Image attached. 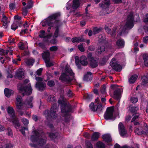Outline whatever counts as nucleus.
Instances as JSON below:
<instances>
[{
	"instance_id": "19",
	"label": "nucleus",
	"mask_w": 148,
	"mask_h": 148,
	"mask_svg": "<svg viewBox=\"0 0 148 148\" xmlns=\"http://www.w3.org/2000/svg\"><path fill=\"white\" fill-rule=\"evenodd\" d=\"M61 24L60 21H56L54 23V25L53 27L56 28V29L54 35V36L55 37H57L58 36V35L59 32L58 27L60 26Z\"/></svg>"
},
{
	"instance_id": "45",
	"label": "nucleus",
	"mask_w": 148,
	"mask_h": 148,
	"mask_svg": "<svg viewBox=\"0 0 148 148\" xmlns=\"http://www.w3.org/2000/svg\"><path fill=\"white\" fill-rule=\"evenodd\" d=\"M33 2L31 0H29L27 3V5L26 7L27 8L30 9L33 6Z\"/></svg>"
},
{
	"instance_id": "4",
	"label": "nucleus",
	"mask_w": 148,
	"mask_h": 148,
	"mask_svg": "<svg viewBox=\"0 0 148 148\" xmlns=\"http://www.w3.org/2000/svg\"><path fill=\"white\" fill-rule=\"evenodd\" d=\"M42 133L41 131L35 130L33 132V135L31 137V140L32 142L36 141L38 145L42 146L45 144L46 142V138L45 137L43 138L40 134Z\"/></svg>"
},
{
	"instance_id": "10",
	"label": "nucleus",
	"mask_w": 148,
	"mask_h": 148,
	"mask_svg": "<svg viewBox=\"0 0 148 148\" xmlns=\"http://www.w3.org/2000/svg\"><path fill=\"white\" fill-rule=\"evenodd\" d=\"M112 87L113 89L115 90L114 92V98L116 100L120 99L121 97V93L123 92L122 89L116 85L112 86Z\"/></svg>"
},
{
	"instance_id": "20",
	"label": "nucleus",
	"mask_w": 148,
	"mask_h": 148,
	"mask_svg": "<svg viewBox=\"0 0 148 148\" xmlns=\"http://www.w3.org/2000/svg\"><path fill=\"white\" fill-rule=\"evenodd\" d=\"M104 2H102L100 3L99 5L100 7L102 8L103 9H105L107 8L110 4V1L107 0H104Z\"/></svg>"
},
{
	"instance_id": "21",
	"label": "nucleus",
	"mask_w": 148,
	"mask_h": 148,
	"mask_svg": "<svg viewBox=\"0 0 148 148\" xmlns=\"http://www.w3.org/2000/svg\"><path fill=\"white\" fill-rule=\"evenodd\" d=\"M71 40L73 43L77 42L79 43L84 41V39L82 37H75L71 39Z\"/></svg>"
},
{
	"instance_id": "7",
	"label": "nucleus",
	"mask_w": 148,
	"mask_h": 148,
	"mask_svg": "<svg viewBox=\"0 0 148 148\" xmlns=\"http://www.w3.org/2000/svg\"><path fill=\"white\" fill-rule=\"evenodd\" d=\"M58 103L60 105L62 115L63 116L67 115L68 112L70 110V105H68L63 100H59Z\"/></svg>"
},
{
	"instance_id": "49",
	"label": "nucleus",
	"mask_w": 148,
	"mask_h": 148,
	"mask_svg": "<svg viewBox=\"0 0 148 148\" xmlns=\"http://www.w3.org/2000/svg\"><path fill=\"white\" fill-rule=\"evenodd\" d=\"M133 117L132 121V122H133L135 121V120L138 118L139 116V114L138 113H136L134 114L133 115Z\"/></svg>"
},
{
	"instance_id": "24",
	"label": "nucleus",
	"mask_w": 148,
	"mask_h": 148,
	"mask_svg": "<svg viewBox=\"0 0 148 148\" xmlns=\"http://www.w3.org/2000/svg\"><path fill=\"white\" fill-rule=\"evenodd\" d=\"M80 0H73V3L72 5V8L73 9H76L79 5Z\"/></svg>"
},
{
	"instance_id": "41",
	"label": "nucleus",
	"mask_w": 148,
	"mask_h": 148,
	"mask_svg": "<svg viewBox=\"0 0 148 148\" xmlns=\"http://www.w3.org/2000/svg\"><path fill=\"white\" fill-rule=\"evenodd\" d=\"M96 146L98 148H105V145L101 142H98L96 144Z\"/></svg>"
},
{
	"instance_id": "63",
	"label": "nucleus",
	"mask_w": 148,
	"mask_h": 148,
	"mask_svg": "<svg viewBox=\"0 0 148 148\" xmlns=\"http://www.w3.org/2000/svg\"><path fill=\"white\" fill-rule=\"evenodd\" d=\"M27 8H24L23 9V15H24L25 16L27 13Z\"/></svg>"
},
{
	"instance_id": "52",
	"label": "nucleus",
	"mask_w": 148,
	"mask_h": 148,
	"mask_svg": "<svg viewBox=\"0 0 148 148\" xmlns=\"http://www.w3.org/2000/svg\"><path fill=\"white\" fill-rule=\"evenodd\" d=\"M138 99L135 97H132L130 99V101L133 103H136L138 101Z\"/></svg>"
},
{
	"instance_id": "1",
	"label": "nucleus",
	"mask_w": 148,
	"mask_h": 148,
	"mask_svg": "<svg viewBox=\"0 0 148 148\" xmlns=\"http://www.w3.org/2000/svg\"><path fill=\"white\" fill-rule=\"evenodd\" d=\"M60 16L59 13L54 14L48 17L47 19L43 20L40 23L41 25L43 27L47 25L49 26L48 28V32H49L50 31L51 27H53L56 21L57 18Z\"/></svg>"
},
{
	"instance_id": "29",
	"label": "nucleus",
	"mask_w": 148,
	"mask_h": 148,
	"mask_svg": "<svg viewBox=\"0 0 148 148\" xmlns=\"http://www.w3.org/2000/svg\"><path fill=\"white\" fill-rule=\"evenodd\" d=\"M42 58L45 62L49 59V53L48 51L45 52L42 54Z\"/></svg>"
},
{
	"instance_id": "54",
	"label": "nucleus",
	"mask_w": 148,
	"mask_h": 148,
	"mask_svg": "<svg viewBox=\"0 0 148 148\" xmlns=\"http://www.w3.org/2000/svg\"><path fill=\"white\" fill-rule=\"evenodd\" d=\"M138 109V108L136 107H132L130 108V110L132 112H135Z\"/></svg>"
},
{
	"instance_id": "34",
	"label": "nucleus",
	"mask_w": 148,
	"mask_h": 148,
	"mask_svg": "<svg viewBox=\"0 0 148 148\" xmlns=\"http://www.w3.org/2000/svg\"><path fill=\"white\" fill-rule=\"evenodd\" d=\"M138 77L136 75H134L132 76L129 79V82L130 83L132 84L134 83Z\"/></svg>"
},
{
	"instance_id": "44",
	"label": "nucleus",
	"mask_w": 148,
	"mask_h": 148,
	"mask_svg": "<svg viewBox=\"0 0 148 148\" xmlns=\"http://www.w3.org/2000/svg\"><path fill=\"white\" fill-rule=\"evenodd\" d=\"M58 135V134L57 133H55V134L51 133H49V136L52 139H54L57 137Z\"/></svg>"
},
{
	"instance_id": "39",
	"label": "nucleus",
	"mask_w": 148,
	"mask_h": 148,
	"mask_svg": "<svg viewBox=\"0 0 148 148\" xmlns=\"http://www.w3.org/2000/svg\"><path fill=\"white\" fill-rule=\"evenodd\" d=\"M102 29V28L101 27H95L93 29V32L94 34H97L100 32Z\"/></svg>"
},
{
	"instance_id": "12",
	"label": "nucleus",
	"mask_w": 148,
	"mask_h": 148,
	"mask_svg": "<svg viewBox=\"0 0 148 148\" xmlns=\"http://www.w3.org/2000/svg\"><path fill=\"white\" fill-rule=\"evenodd\" d=\"M141 130L139 128H136L135 129L134 132L136 134L138 135H141L142 134H148V126L146 124H144L143 130Z\"/></svg>"
},
{
	"instance_id": "32",
	"label": "nucleus",
	"mask_w": 148,
	"mask_h": 148,
	"mask_svg": "<svg viewBox=\"0 0 148 148\" xmlns=\"http://www.w3.org/2000/svg\"><path fill=\"white\" fill-rule=\"evenodd\" d=\"M48 102H51V103H53L56 101V99L55 96L53 95H51L48 97L47 99Z\"/></svg>"
},
{
	"instance_id": "25",
	"label": "nucleus",
	"mask_w": 148,
	"mask_h": 148,
	"mask_svg": "<svg viewBox=\"0 0 148 148\" xmlns=\"http://www.w3.org/2000/svg\"><path fill=\"white\" fill-rule=\"evenodd\" d=\"M14 92L13 91L11 90L6 88L4 90V93L7 97H9Z\"/></svg>"
},
{
	"instance_id": "18",
	"label": "nucleus",
	"mask_w": 148,
	"mask_h": 148,
	"mask_svg": "<svg viewBox=\"0 0 148 148\" xmlns=\"http://www.w3.org/2000/svg\"><path fill=\"white\" fill-rule=\"evenodd\" d=\"M52 36V34H49L46 35L45 34V31L43 30L40 31L39 35V36L40 38H44L45 40L46 41H49L48 39L50 38Z\"/></svg>"
},
{
	"instance_id": "62",
	"label": "nucleus",
	"mask_w": 148,
	"mask_h": 148,
	"mask_svg": "<svg viewBox=\"0 0 148 148\" xmlns=\"http://www.w3.org/2000/svg\"><path fill=\"white\" fill-rule=\"evenodd\" d=\"M71 4L69 3V2H68L66 5V8L67 10H69L71 7Z\"/></svg>"
},
{
	"instance_id": "16",
	"label": "nucleus",
	"mask_w": 148,
	"mask_h": 148,
	"mask_svg": "<svg viewBox=\"0 0 148 148\" xmlns=\"http://www.w3.org/2000/svg\"><path fill=\"white\" fill-rule=\"evenodd\" d=\"M118 128L120 135L123 137L125 136L127 132L124 126L121 122L120 123L119 125Z\"/></svg>"
},
{
	"instance_id": "6",
	"label": "nucleus",
	"mask_w": 148,
	"mask_h": 148,
	"mask_svg": "<svg viewBox=\"0 0 148 148\" xmlns=\"http://www.w3.org/2000/svg\"><path fill=\"white\" fill-rule=\"evenodd\" d=\"M57 106L56 105H54L52 107L50 112L48 110L45 111L44 115L47 119H55L57 116Z\"/></svg>"
},
{
	"instance_id": "22",
	"label": "nucleus",
	"mask_w": 148,
	"mask_h": 148,
	"mask_svg": "<svg viewBox=\"0 0 148 148\" xmlns=\"http://www.w3.org/2000/svg\"><path fill=\"white\" fill-rule=\"evenodd\" d=\"M18 47L20 49L24 50L28 48V45L26 42L24 43L20 42L18 44Z\"/></svg>"
},
{
	"instance_id": "11",
	"label": "nucleus",
	"mask_w": 148,
	"mask_h": 148,
	"mask_svg": "<svg viewBox=\"0 0 148 148\" xmlns=\"http://www.w3.org/2000/svg\"><path fill=\"white\" fill-rule=\"evenodd\" d=\"M114 109L112 108H107L106 112L104 114V118L107 120H113L115 119V117L113 115Z\"/></svg>"
},
{
	"instance_id": "8",
	"label": "nucleus",
	"mask_w": 148,
	"mask_h": 148,
	"mask_svg": "<svg viewBox=\"0 0 148 148\" xmlns=\"http://www.w3.org/2000/svg\"><path fill=\"white\" fill-rule=\"evenodd\" d=\"M18 88L20 92L24 96L25 95H29L32 93V89L30 84L25 86V87H18Z\"/></svg>"
},
{
	"instance_id": "61",
	"label": "nucleus",
	"mask_w": 148,
	"mask_h": 148,
	"mask_svg": "<svg viewBox=\"0 0 148 148\" xmlns=\"http://www.w3.org/2000/svg\"><path fill=\"white\" fill-rule=\"evenodd\" d=\"M9 7L11 10H13L15 8V5L14 3H11L9 5Z\"/></svg>"
},
{
	"instance_id": "35",
	"label": "nucleus",
	"mask_w": 148,
	"mask_h": 148,
	"mask_svg": "<svg viewBox=\"0 0 148 148\" xmlns=\"http://www.w3.org/2000/svg\"><path fill=\"white\" fill-rule=\"evenodd\" d=\"M2 21L4 25H6L9 23V21L8 20L7 17L4 14L3 15Z\"/></svg>"
},
{
	"instance_id": "17",
	"label": "nucleus",
	"mask_w": 148,
	"mask_h": 148,
	"mask_svg": "<svg viewBox=\"0 0 148 148\" xmlns=\"http://www.w3.org/2000/svg\"><path fill=\"white\" fill-rule=\"evenodd\" d=\"M90 109L93 111H95L96 110L101 111L103 108L101 104H99L97 106H95L93 103H91L89 105Z\"/></svg>"
},
{
	"instance_id": "2",
	"label": "nucleus",
	"mask_w": 148,
	"mask_h": 148,
	"mask_svg": "<svg viewBox=\"0 0 148 148\" xmlns=\"http://www.w3.org/2000/svg\"><path fill=\"white\" fill-rule=\"evenodd\" d=\"M134 18L133 13H130L127 17V21L125 25H122L120 28L121 32L119 34L120 35H121L127 32V30L131 29L133 27Z\"/></svg>"
},
{
	"instance_id": "46",
	"label": "nucleus",
	"mask_w": 148,
	"mask_h": 148,
	"mask_svg": "<svg viewBox=\"0 0 148 148\" xmlns=\"http://www.w3.org/2000/svg\"><path fill=\"white\" fill-rule=\"evenodd\" d=\"M78 48L79 51L81 52H84L85 49L83 47V44H80L78 46Z\"/></svg>"
},
{
	"instance_id": "59",
	"label": "nucleus",
	"mask_w": 148,
	"mask_h": 148,
	"mask_svg": "<svg viewBox=\"0 0 148 148\" xmlns=\"http://www.w3.org/2000/svg\"><path fill=\"white\" fill-rule=\"evenodd\" d=\"M58 48L56 46H53L50 47V50L51 51H55L57 50Z\"/></svg>"
},
{
	"instance_id": "5",
	"label": "nucleus",
	"mask_w": 148,
	"mask_h": 148,
	"mask_svg": "<svg viewBox=\"0 0 148 148\" xmlns=\"http://www.w3.org/2000/svg\"><path fill=\"white\" fill-rule=\"evenodd\" d=\"M7 112L8 114L10 117V122H12L15 125V127H19L20 124L18 118L15 114V112L13 108L11 107H8L7 109Z\"/></svg>"
},
{
	"instance_id": "27",
	"label": "nucleus",
	"mask_w": 148,
	"mask_h": 148,
	"mask_svg": "<svg viewBox=\"0 0 148 148\" xmlns=\"http://www.w3.org/2000/svg\"><path fill=\"white\" fill-rule=\"evenodd\" d=\"M24 75V72L23 70L19 69L16 73V75L19 79H21L23 77Z\"/></svg>"
},
{
	"instance_id": "58",
	"label": "nucleus",
	"mask_w": 148,
	"mask_h": 148,
	"mask_svg": "<svg viewBox=\"0 0 148 148\" xmlns=\"http://www.w3.org/2000/svg\"><path fill=\"white\" fill-rule=\"evenodd\" d=\"M21 17L18 16H16L14 17V19L17 20H18V21L20 22L19 24H21V22H20L19 21L21 20Z\"/></svg>"
},
{
	"instance_id": "42",
	"label": "nucleus",
	"mask_w": 148,
	"mask_h": 148,
	"mask_svg": "<svg viewBox=\"0 0 148 148\" xmlns=\"http://www.w3.org/2000/svg\"><path fill=\"white\" fill-rule=\"evenodd\" d=\"M105 47L104 46L99 47L97 50V52L99 53H101L105 51Z\"/></svg>"
},
{
	"instance_id": "64",
	"label": "nucleus",
	"mask_w": 148,
	"mask_h": 148,
	"mask_svg": "<svg viewBox=\"0 0 148 148\" xmlns=\"http://www.w3.org/2000/svg\"><path fill=\"white\" fill-rule=\"evenodd\" d=\"M144 21L146 23H148V14L146 15V17L144 19Z\"/></svg>"
},
{
	"instance_id": "33",
	"label": "nucleus",
	"mask_w": 148,
	"mask_h": 148,
	"mask_svg": "<svg viewBox=\"0 0 148 148\" xmlns=\"http://www.w3.org/2000/svg\"><path fill=\"white\" fill-rule=\"evenodd\" d=\"M116 45L119 47H123L124 45V42L123 40L119 39L116 42Z\"/></svg>"
},
{
	"instance_id": "15",
	"label": "nucleus",
	"mask_w": 148,
	"mask_h": 148,
	"mask_svg": "<svg viewBox=\"0 0 148 148\" xmlns=\"http://www.w3.org/2000/svg\"><path fill=\"white\" fill-rule=\"evenodd\" d=\"M33 97H28L23 103L24 106L25 108H32L33 107L32 101Z\"/></svg>"
},
{
	"instance_id": "30",
	"label": "nucleus",
	"mask_w": 148,
	"mask_h": 148,
	"mask_svg": "<svg viewBox=\"0 0 148 148\" xmlns=\"http://www.w3.org/2000/svg\"><path fill=\"white\" fill-rule=\"evenodd\" d=\"M92 77V73L91 72H89L84 75V79L86 81L90 80H91Z\"/></svg>"
},
{
	"instance_id": "60",
	"label": "nucleus",
	"mask_w": 148,
	"mask_h": 148,
	"mask_svg": "<svg viewBox=\"0 0 148 148\" xmlns=\"http://www.w3.org/2000/svg\"><path fill=\"white\" fill-rule=\"evenodd\" d=\"M42 70V69L40 68L38 69L36 72L37 75H41V72Z\"/></svg>"
},
{
	"instance_id": "38",
	"label": "nucleus",
	"mask_w": 148,
	"mask_h": 148,
	"mask_svg": "<svg viewBox=\"0 0 148 148\" xmlns=\"http://www.w3.org/2000/svg\"><path fill=\"white\" fill-rule=\"evenodd\" d=\"M90 65L92 68H95L97 66V62L96 60L92 59L90 63Z\"/></svg>"
},
{
	"instance_id": "28",
	"label": "nucleus",
	"mask_w": 148,
	"mask_h": 148,
	"mask_svg": "<svg viewBox=\"0 0 148 148\" xmlns=\"http://www.w3.org/2000/svg\"><path fill=\"white\" fill-rule=\"evenodd\" d=\"M20 22L15 21H14L13 24L11 26V29L14 30H16L18 27V26H20Z\"/></svg>"
},
{
	"instance_id": "55",
	"label": "nucleus",
	"mask_w": 148,
	"mask_h": 148,
	"mask_svg": "<svg viewBox=\"0 0 148 148\" xmlns=\"http://www.w3.org/2000/svg\"><path fill=\"white\" fill-rule=\"evenodd\" d=\"M27 129L26 127H22L21 128L20 130V131L22 133L23 135H25V130H27Z\"/></svg>"
},
{
	"instance_id": "36",
	"label": "nucleus",
	"mask_w": 148,
	"mask_h": 148,
	"mask_svg": "<svg viewBox=\"0 0 148 148\" xmlns=\"http://www.w3.org/2000/svg\"><path fill=\"white\" fill-rule=\"evenodd\" d=\"M143 59L144 64L146 66H148V54H145L143 55Z\"/></svg>"
},
{
	"instance_id": "47",
	"label": "nucleus",
	"mask_w": 148,
	"mask_h": 148,
	"mask_svg": "<svg viewBox=\"0 0 148 148\" xmlns=\"http://www.w3.org/2000/svg\"><path fill=\"white\" fill-rule=\"evenodd\" d=\"M21 121L23 124L25 125H27L29 123V121L26 119L23 118L21 119Z\"/></svg>"
},
{
	"instance_id": "56",
	"label": "nucleus",
	"mask_w": 148,
	"mask_h": 148,
	"mask_svg": "<svg viewBox=\"0 0 148 148\" xmlns=\"http://www.w3.org/2000/svg\"><path fill=\"white\" fill-rule=\"evenodd\" d=\"M48 85L50 87L54 85V82L53 81H49L48 82Z\"/></svg>"
},
{
	"instance_id": "48",
	"label": "nucleus",
	"mask_w": 148,
	"mask_h": 148,
	"mask_svg": "<svg viewBox=\"0 0 148 148\" xmlns=\"http://www.w3.org/2000/svg\"><path fill=\"white\" fill-rule=\"evenodd\" d=\"M99 41L100 42H103L106 38L104 36H99Z\"/></svg>"
},
{
	"instance_id": "37",
	"label": "nucleus",
	"mask_w": 148,
	"mask_h": 148,
	"mask_svg": "<svg viewBox=\"0 0 148 148\" xmlns=\"http://www.w3.org/2000/svg\"><path fill=\"white\" fill-rule=\"evenodd\" d=\"M26 64L28 66H32L34 62V60L32 59H27L25 61Z\"/></svg>"
},
{
	"instance_id": "57",
	"label": "nucleus",
	"mask_w": 148,
	"mask_h": 148,
	"mask_svg": "<svg viewBox=\"0 0 148 148\" xmlns=\"http://www.w3.org/2000/svg\"><path fill=\"white\" fill-rule=\"evenodd\" d=\"M105 28L108 34H111L112 31H111L110 29H109L107 26H105Z\"/></svg>"
},
{
	"instance_id": "3",
	"label": "nucleus",
	"mask_w": 148,
	"mask_h": 148,
	"mask_svg": "<svg viewBox=\"0 0 148 148\" xmlns=\"http://www.w3.org/2000/svg\"><path fill=\"white\" fill-rule=\"evenodd\" d=\"M74 73L70 68L68 65H66L64 70L63 71L60 79L62 81L69 82L74 78Z\"/></svg>"
},
{
	"instance_id": "43",
	"label": "nucleus",
	"mask_w": 148,
	"mask_h": 148,
	"mask_svg": "<svg viewBox=\"0 0 148 148\" xmlns=\"http://www.w3.org/2000/svg\"><path fill=\"white\" fill-rule=\"evenodd\" d=\"M45 62L46 64V65L47 67H49L52 66H53L54 64V62H51L49 61V59L48 60H46L45 61Z\"/></svg>"
},
{
	"instance_id": "9",
	"label": "nucleus",
	"mask_w": 148,
	"mask_h": 148,
	"mask_svg": "<svg viewBox=\"0 0 148 148\" xmlns=\"http://www.w3.org/2000/svg\"><path fill=\"white\" fill-rule=\"evenodd\" d=\"M35 79L38 81L35 85V87L37 89L40 91H42L45 89L46 88V84L44 82H42V78L39 77H36Z\"/></svg>"
},
{
	"instance_id": "14",
	"label": "nucleus",
	"mask_w": 148,
	"mask_h": 148,
	"mask_svg": "<svg viewBox=\"0 0 148 148\" xmlns=\"http://www.w3.org/2000/svg\"><path fill=\"white\" fill-rule=\"evenodd\" d=\"M110 65L112 69L116 71H120L121 70L122 68L121 66L115 62V59L113 58L110 63Z\"/></svg>"
},
{
	"instance_id": "50",
	"label": "nucleus",
	"mask_w": 148,
	"mask_h": 148,
	"mask_svg": "<svg viewBox=\"0 0 148 148\" xmlns=\"http://www.w3.org/2000/svg\"><path fill=\"white\" fill-rule=\"evenodd\" d=\"M106 86L105 85H103V87L101 88V93L105 94L106 93Z\"/></svg>"
},
{
	"instance_id": "23",
	"label": "nucleus",
	"mask_w": 148,
	"mask_h": 148,
	"mask_svg": "<svg viewBox=\"0 0 148 148\" xmlns=\"http://www.w3.org/2000/svg\"><path fill=\"white\" fill-rule=\"evenodd\" d=\"M80 61L81 63L83 65H86L88 64L87 60L86 57L84 56H82L80 58Z\"/></svg>"
},
{
	"instance_id": "51",
	"label": "nucleus",
	"mask_w": 148,
	"mask_h": 148,
	"mask_svg": "<svg viewBox=\"0 0 148 148\" xmlns=\"http://www.w3.org/2000/svg\"><path fill=\"white\" fill-rule=\"evenodd\" d=\"M86 148H93L92 145L89 141H86Z\"/></svg>"
},
{
	"instance_id": "31",
	"label": "nucleus",
	"mask_w": 148,
	"mask_h": 148,
	"mask_svg": "<svg viewBox=\"0 0 148 148\" xmlns=\"http://www.w3.org/2000/svg\"><path fill=\"white\" fill-rule=\"evenodd\" d=\"M99 136L100 134L99 132H94L91 136V139L92 140H95L99 138Z\"/></svg>"
},
{
	"instance_id": "13",
	"label": "nucleus",
	"mask_w": 148,
	"mask_h": 148,
	"mask_svg": "<svg viewBox=\"0 0 148 148\" xmlns=\"http://www.w3.org/2000/svg\"><path fill=\"white\" fill-rule=\"evenodd\" d=\"M16 109L18 110L23 109V104L22 103V99L21 96L18 95L16 98Z\"/></svg>"
},
{
	"instance_id": "40",
	"label": "nucleus",
	"mask_w": 148,
	"mask_h": 148,
	"mask_svg": "<svg viewBox=\"0 0 148 148\" xmlns=\"http://www.w3.org/2000/svg\"><path fill=\"white\" fill-rule=\"evenodd\" d=\"M142 84H145L148 83V77L145 76H144L142 78Z\"/></svg>"
},
{
	"instance_id": "26",
	"label": "nucleus",
	"mask_w": 148,
	"mask_h": 148,
	"mask_svg": "<svg viewBox=\"0 0 148 148\" xmlns=\"http://www.w3.org/2000/svg\"><path fill=\"white\" fill-rule=\"evenodd\" d=\"M102 138L103 140L107 143L111 141V138L110 135L108 134H104L103 135Z\"/></svg>"
},
{
	"instance_id": "53",
	"label": "nucleus",
	"mask_w": 148,
	"mask_h": 148,
	"mask_svg": "<svg viewBox=\"0 0 148 148\" xmlns=\"http://www.w3.org/2000/svg\"><path fill=\"white\" fill-rule=\"evenodd\" d=\"M75 60L76 65L79 67V57L78 56H76L75 58Z\"/></svg>"
}]
</instances>
